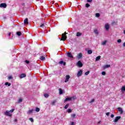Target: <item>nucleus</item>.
Wrapping results in <instances>:
<instances>
[{
    "label": "nucleus",
    "mask_w": 125,
    "mask_h": 125,
    "mask_svg": "<svg viewBox=\"0 0 125 125\" xmlns=\"http://www.w3.org/2000/svg\"><path fill=\"white\" fill-rule=\"evenodd\" d=\"M123 46L125 47V42L124 43H123Z\"/></svg>",
    "instance_id": "obj_50"
},
{
    "label": "nucleus",
    "mask_w": 125,
    "mask_h": 125,
    "mask_svg": "<svg viewBox=\"0 0 125 125\" xmlns=\"http://www.w3.org/2000/svg\"><path fill=\"white\" fill-rule=\"evenodd\" d=\"M101 58V56H99L96 58V61H99L100 60V59Z\"/></svg>",
    "instance_id": "obj_19"
},
{
    "label": "nucleus",
    "mask_w": 125,
    "mask_h": 125,
    "mask_svg": "<svg viewBox=\"0 0 125 125\" xmlns=\"http://www.w3.org/2000/svg\"><path fill=\"white\" fill-rule=\"evenodd\" d=\"M87 2H92V0H87Z\"/></svg>",
    "instance_id": "obj_43"
},
{
    "label": "nucleus",
    "mask_w": 125,
    "mask_h": 125,
    "mask_svg": "<svg viewBox=\"0 0 125 125\" xmlns=\"http://www.w3.org/2000/svg\"><path fill=\"white\" fill-rule=\"evenodd\" d=\"M14 121L15 122H17V119H15Z\"/></svg>",
    "instance_id": "obj_52"
},
{
    "label": "nucleus",
    "mask_w": 125,
    "mask_h": 125,
    "mask_svg": "<svg viewBox=\"0 0 125 125\" xmlns=\"http://www.w3.org/2000/svg\"><path fill=\"white\" fill-rule=\"evenodd\" d=\"M104 28L106 31H109V29H110V24H109V23H106L104 25Z\"/></svg>",
    "instance_id": "obj_3"
},
{
    "label": "nucleus",
    "mask_w": 125,
    "mask_h": 125,
    "mask_svg": "<svg viewBox=\"0 0 125 125\" xmlns=\"http://www.w3.org/2000/svg\"><path fill=\"white\" fill-rule=\"evenodd\" d=\"M87 53H88V54H92V50H88L87 51Z\"/></svg>",
    "instance_id": "obj_22"
},
{
    "label": "nucleus",
    "mask_w": 125,
    "mask_h": 125,
    "mask_svg": "<svg viewBox=\"0 0 125 125\" xmlns=\"http://www.w3.org/2000/svg\"><path fill=\"white\" fill-rule=\"evenodd\" d=\"M59 94H60V95L63 94V90H62V89L60 88V89H59Z\"/></svg>",
    "instance_id": "obj_17"
},
{
    "label": "nucleus",
    "mask_w": 125,
    "mask_h": 125,
    "mask_svg": "<svg viewBox=\"0 0 125 125\" xmlns=\"http://www.w3.org/2000/svg\"><path fill=\"white\" fill-rule=\"evenodd\" d=\"M10 35H11V33H9V37H10Z\"/></svg>",
    "instance_id": "obj_51"
},
{
    "label": "nucleus",
    "mask_w": 125,
    "mask_h": 125,
    "mask_svg": "<svg viewBox=\"0 0 125 125\" xmlns=\"http://www.w3.org/2000/svg\"><path fill=\"white\" fill-rule=\"evenodd\" d=\"M111 67V65L110 64H107L104 66V69H107V68H110Z\"/></svg>",
    "instance_id": "obj_18"
},
{
    "label": "nucleus",
    "mask_w": 125,
    "mask_h": 125,
    "mask_svg": "<svg viewBox=\"0 0 125 125\" xmlns=\"http://www.w3.org/2000/svg\"><path fill=\"white\" fill-rule=\"evenodd\" d=\"M20 79H23V78H26V74H21L20 76Z\"/></svg>",
    "instance_id": "obj_12"
},
{
    "label": "nucleus",
    "mask_w": 125,
    "mask_h": 125,
    "mask_svg": "<svg viewBox=\"0 0 125 125\" xmlns=\"http://www.w3.org/2000/svg\"><path fill=\"white\" fill-rule=\"evenodd\" d=\"M93 102H94V99L91 100V101H90L89 103L91 104V103H93Z\"/></svg>",
    "instance_id": "obj_37"
},
{
    "label": "nucleus",
    "mask_w": 125,
    "mask_h": 125,
    "mask_svg": "<svg viewBox=\"0 0 125 125\" xmlns=\"http://www.w3.org/2000/svg\"><path fill=\"white\" fill-rule=\"evenodd\" d=\"M117 42H118V43L122 42V40H121V39L118 40Z\"/></svg>",
    "instance_id": "obj_38"
},
{
    "label": "nucleus",
    "mask_w": 125,
    "mask_h": 125,
    "mask_svg": "<svg viewBox=\"0 0 125 125\" xmlns=\"http://www.w3.org/2000/svg\"><path fill=\"white\" fill-rule=\"evenodd\" d=\"M44 97H45V98H47L49 96V95L48 94H47V93H46V94H44Z\"/></svg>",
    "instance_id": "obj_27"
},
{
    "label": "nucleus",
    "mask_w": 125,
    "mask_h": 125,
    "mask_svg": "<svg viewBox=\"0 0 125 125\" xmlns=\"http://www.w3.org/2000/svg\"><path fill=\"white\" fill-rule=\"evenodd\" d=\"M5 85H8V86H10V85H11V83H8V82H6L5 83Z\"/></svg>",
    "instance_id": "obj_23"
},
{
    "label": "nucleus",
    "mask_w": 125,
    "mask_h": 125,
    "mask_svg": "<svg viewBox=\"0 0 125 125\" xmlns=\"http://www.w3.org/2000/svg\"><path fill=\"white\" fill-rule=\"evenodd\" d=\"M94 32L96 34V35H98V34H99V32H98V30H97V29H95L94 30Z\"/></svg>",
    "instance_id": "obj_20"
},
{
    "label": "nucleus",
    "mask_w": 125,
    "mask_h": 125,
    "mask_svg": "<svg viewBox=\"0 0 125 125\" xmlns=\"http://www.w3.org/2000/svg\"><path fill=\"white\" fill-rule=\"evenodd\" d=\"M69 107V104H66L64 106V109H68V107Z\"/></svg>",
    "instance_id": "obj_28"
},
{
    "label": "nucleus",
    "mask_w": 125,
    "mask_h": 125,
    "mask_svg": "<svg viewBox=\"0 0 125 125\" xmlns=\"http://www.w3.org/2000/svg\"><path fill=\"white\" fill-rule=\"evenodd\" d=\"M114 114H112V115L110 116V117H111V118H114Z\"/></svg>",
    "instance_id": "obj_49"
},
{
    "label": "nucleus",
    "mask_w": 125,
    "mask_h": 125,
    "mask_svg": "<svg viewBox=\"0 0 125 125\" xmlns=\"http://www.w3.org/2000/svg\"><path fill=\"white\" fill-rule=\"evenodd\" d=\"M106 43H107V41H105L103 42L102 43V45H105V44H106Z\"/></svg>",
    "instance_id": "obj_30"
},
{
    "label": "nucleus",
    "mask_w": 125,
    "mask_h": 125,
    "mask_svg": "<svg viewBox=\"0 0 125 125\" xmlns=\"http://www.w3.org/2000/svg\"><path fill=\"white\" fill-rule=\"evenodd\" d=\"M66 55L69 58H74L73 55H72V54L69 52H67Z\"/></svg>",
    "instance_id": "obj_4"
},
{
    "label": "nucleus",
    "mask_w": 125,
    "mask_h": 125,
    "mask_svg": "<svg viewBox=\"0 0 125 125\" xmlns=\"http://www.w3.org/2000/svg\"><path fill=\"white\" fill-rule=\"evenodd\" d=\"M118 110L119 112H120V114H123V113H124V111H123V108L121 107H118Z\"/></svg>",
    "instance_id": "obj_13"
},
{
    "label": "nucleus",
    "mask_w": 125,
    "mask_h": 125,
    "mask_svg": "<svg viewBox=\"0 0 125 125\" xmlns=\"http://www.w3.org/2000/svg\"><path fill=\"white\" fill-rule=\"evenodd\" d=\"M17 36H20L21 35H22V33L21 32H17Z\"/></svg>",
    "instance_id": "obj_24"
},
{
    "label": "nucleus",
    "mask_w": 125,
    "mask_h": 125,
    "mask_svg": "<svg viewBox=\"0 0 125 125\" xmlns=\"http://www.w3.org/2000/svg\"><path fill=\"white\" fill-rule=\"evenodd\" d=\"M82 75H83V70H80V71H78L77 74V76L78 77V78H79V77H81Z\"/></svg>",
    "instance_id": "obj_6"
},
{
    "label": "nucleus",
    "mask_w": 125,
    "mask_h": 125,
    "mask_svg": "<svg viewBox=\"0 0 125 125\" xmlns=\"http://www.w3.org/2000/svg\"><path fill=\"white\" fill-rule=\"evenodd\" d=\"M22 99H19V103H20L22 102Z\"/></svg>",
    "instance_id": "obj_40"
},
{
    "label": "nucleus",
    "mask_w": 125,
    "mask_h": 125,
    "mask_svg": "<svg viewBox=\"0 0 125 125\" xmlns=\"http://www.w3.org/2000/svg\"><path fill=\"white\" fill-rule=\"evenodd\" d=\"M29 120V121H30V122H31V123H34V119H33V118H30Z\"/></svg>",
    "instance_id": "obj_29"
},
{
    "label": "nucleus",
    "mask_w": 125,
    "mask_h": 125,
    "mask_svg": "<svg viewBox=\"0 0 125 125\" xmlns=\"http://www.w3.org/2000/svg\"><path fill=\"white\" fill-rule=\"evenodd\" d=\"M67 34H68V33H66V32H64V34H62V37L61 39V41H66V40H67V36H66V35H67Z\"/></svg>",
    "instance_id": "obj_2"
},
{
    "label": "nucleus",
    "mask_w": 125,
    "mask_h": 125,
    "mask_svg": "<svg viewBox=\"0 0 125 125\" xmlns=\"http://www.w3.org/2000/svg\"><path fill=\"white\" fill-rule=\"evenodd\" d=\"M59 63V64H61V65H62V64H63V66H65L66 65V62H64V61H60V62Z\"/></svg>",
    "instance_id": "obj_14"
},
{
    "label": "nucleus",
    "mask_w": 125,
    "mask_h": 125,
    "mask_svg": "<svg viewBox=\"0 0 125 125\" xmlns=\"http://www.w3.org/2000/svg\"><path fill=\"white\" fill-rule=\"evenodd\" d=\"M24 23L25 25H28V24H29V22L28 21V18H26L24 20Z\"/></svg>",
    "instance_id": "obj_16"
},
{
    "label": "nucleus",
    "mask_w": 125,
    "mask_h": 125,
    "mask_svg": "<svg viewBox=\"0 0 125 125\" xmlns=\"http://www.w3.org/2000/svg\"><path fill=\"white\" fill-rule=\"evenodd\" d=\"M22 5H23V6H25V4L23 3Z\"/></svg>",
    "instance_id": "obj_53"
},
{
    "label": "nucleus",
    "mask_w": 125,
    "mask_h": 125,
    "mask_svg": "<svg viewBox=\"0 0 125 125\" xmlns=\"http://www.w3.org/2000/svg\"><path fill=\"white\" fill-rule=\"evenodd\" d=\"M36 112H40V108L39 107H37L36 109Z\"/></svg>",
    "instance_id": "obj_33"
},
{
    "label": "nucleus",
    "mask_w": 125,
    "mask_h": 125,
    "mask_svg": "<svg viewBox=\"0 0 125 125\" xmlns=\"http://www.w3.org/2000/svg\"><path fill=\"white\" fill-rule=\"evenodd\" d=\"M67 112H68V113H71V112H72V109H68L67 110Z\"/></svg>",
    "instance_id": "obj_34"
},
{
    "label": "nucleus",
    "mask_w": 125,
    "mask_h": 125,
    "mask_svg": "<svg viewBox=\"0 0 125 125\" xmlns=\"http://www.w3.org/2000/svg\"><path fill=\"white\" fill-rule=\"evenodd\" d=\"M15 109H12L11 110H7L4 112V114L5 116H7V117H11L12 116V113L14 112Z\"/></svg>",
    "instance_id": "obj_1"
},
{
    "label": "nucleus",
    "mask_w": 125,
    "mask_h": 125,
    "mask_svg": "<svg viewBox=\"0 0 125 125\" xmlns=\"http://www.w3.org/2000/svg\"><path fill=\"white\" fill-rule=\"evenodd\" d=\"M97 17H98H98H99V16H97Z\"/></svg>",
    "instance_id": "obj_56"
},
{
    "label": "nucleus",
    "mask_w": 125,
    "mask_h": 125,
    "mask_svg": "<svg viewBox=\"0 0 125 125\" xmlns=\"http://www.w3.org/2000/svg\"><path fill=\"white\" fill-rule=\"evenodd\" d=\"M6 6H7L6 4H5L4 3H2L0 4V7H1V8H6Z\"/></svg>",
    "instance_id": "obj_8"
},
{
    "label": "nucleus",
    "mask_w": 125,
    "mask_h": 125,
    "mask_svg": "<svg viewBox=\"0 0 125 125\" xmlns=\"http://www.w3.org/2000/svg\"><path fill=\"white\" fill-rule=\"evenodd\" d=\"M71 100H72V97H70V98H66L65 99V100H64V103H65V102H67V101H71Z\"/></svg>",
    "instance_id": "obj_11"
},
{
    "label": "nucleus",
    "mask_w": 125,
    "mask_h": 125,
    "mask_svg": "<svg viewBox=\"0 0 125 125\" xmlns=\"http://www.w3.org/2000/svg\"><path fill=\"white\" fill-rule=\"evenodd\" d=\"M102 75H103V76H105V75H106V72L105 71H103L102 72Z\"/></svg>",
    "instance_id": "obj_31"
},
{
    "label": "nucleus",
    "mask_w": 125,
    "mask_h": 125,
    "mask_svg": "<svg viewBox=\"0 0 125 125\" xmlns=\"http://www.w3.org/2000/svg\"><path fill=\"white\" fill-rule=\"evenodd\" d=\"M33 111H34V109H32L31 110H29L27 111V114L28 115H31V114H32V113H33Z\"/></svg>",
    "instance_id": "obj_15"
},
{
    "label": "nucleus",
    "mask_w": 125,
    "mask_h": 125,
    "mask_svg": "<svg viewBox=\"0 0 125 125\" xmlns=\"http://www.w3.org/2000/svg\"><path fill=\"white\" fill-rule=\"evenodd\" d=\"M106 116H109L110 115V112H107L106 113Z\"/></svg>",
    "instance_id": "obj_48"
},
{
    "label": "nucleus",
    "mask_w": 125,
    "mask_h": 125,
    "mask_svg": "<svg viewBox=\"0 0 125 125\" xmlns=\"http://www.w3.org/2000/svg\"><path fill=\"white\" fill-rule=\"evenodd\" d=\"M95 16H100V14H99V13H96V14H95Z\"/></svg>",
    "instance_id": "obj_44"
},
{
    "label": "nucleus",
    "mask_w": 125,
    "mask_h": 125,
    "mask_svg": "<svg viewBox=\"0 0 125 125\" xmlns=\"http://www.w3.org/2000/svg\"><path fill=\"white\" fill-rule=\"evenodd\" d=\"M72 98H73V99H74V100L77 99V98L76 97V96H73V97L72 98Z\"/></svg>",
    "instance_id": "obj_45"
},
{
    "label": "nucleus",
    "mask_w": 125,
    "mask_h": 125,
    "mask_svg": "<svg viewBox=\"0 0 125 125\" xmlns=\"http://www.w3.org/2000/svg\"><path fill=\"white\" fill-rule=\"evenodd\" d=\"M55 103H56V101H54L52 102V105H53V106L54 105V104H55Z\"/></svg>",
    "instance_id": "obj_36"
},
{
    "label": "nucleus",
    "mask_w": 125,
    "mask_h": 125,
    "mask_svg": "<svg viewBox=\"0 0 125 125\" xmlns=\"http://www.w3.org/2000/svg\"><path fill=\"white\" fill-rule=\"evenodd\" d=\"M121 90H122V91H125V85L122 86V87L121 88Z\"/></svg>",
    "instance_id": "obj_26"
},
{
    "label": "nucleus",
    "mask_w": 125,
    "mask_h": 125,
    "mask_svg": "<svg viewBox=\"0 0 125 125\" xmlns=\"http://www.w3.org/2000/svg\"><path fill=\"white\" fill-rule=\"evenodd\" d=\"M12 76H9L8 77V80H12Z\"/></svg>",
    "instance_id": "obj_46"
},
{
    "label": "nucleus",
    "mask_w": 125,
    "mask_h": 125,
    "mask_svg": "<svg viewBox=\"0 0 125 125\" xmlns=\"http://www.w3.org/2000/svg\"><path fill=\"white\" fill-rule=\"evenodd\" d=\"M77 66H78V67H83V64L82 63V62H81L80 61L77 62Z\"/></svg>",
    "instance_id": "obj_9"
},
{
    "label": "nucleus",
    "mask_w": 125,
    "mask_h": 125,
    "mask_svg": "<svg viewBox=\"0 0 125 125\" xmlns=\"http://www.w3.org/2000/svg\"><path fill=\"white\" fill-rule=\"evenodd\" d=\"M89 71H87L85 73V76H87L88 74H89Z\"/></svg>",
    "instance_id": "obj_32"
},
{
    "label": "nucleus",
    "mask_w": 125,
    "mask_h": 125,
    "mask_svg": "<svg viewBox=\"0 0 125 125\" xmlns=\"http://www.w3.org/2000/svg\"><path fill=\"white\" fill-rule=\"evenodd\" d=\"M66 79L64 81V83H68L69 80L70 79V75H66L65 77Z\"/></svg>",
    "instance_id": "obj_10"
},
{
    "label": "nucleus",
    "mask_w": 125,
    "mask_h": 125,
    "mask_svg": "<svg viewBox=\"0 0 125 125\" xmlns=\"http://www.w3.org/2000/svg\"><path fill=\"white\" fill-rule=\"evenodd\" d=\"M122 118V117L121 116H117L116 117H115V120H113V122L114 123H117L118 121H119L120 119H121Z\"/></svg>",
    "instance_id": "obj_5"
},
{
    "label": "nucleus",
    "mask_w": 125,
    "mask_h": 125,
    "mask_svg": "<svg viewBox=\"0 0 125 125\" xmlns=\"http://www.w3.org/2000/svg\"><path fill=\"white\" fill-rule=\"evenodd\" d=\"M40 27H41V28H42L43 27H44V24H41V25H40Z\"/></svg>",
    "instance_id": "obj_42"
},
{
    "label": "nucleus",
    "mask_w": 125,
    "mask_h": 125,
    "mask_svg": "<svg viewBox=\"0 0 125 125\" xmlns=\"http://www.w3.org/2000/svg\"><path fill=\"white\" fill-rule=\"evenodd\" d=\"M71 117H72V118H75V117H76V114H73L71 115Z\"/></svg>",
    "instance_id": "obj_41"
},
{
    "label": "nucleus",
    "mask_w": 125,
    "mask_h": 125,
    "mask_svg": "<svg viewBox=\"0 0 125 125\" xmlns=\"http://www.w3.org/2000/svg\"><path fill=\"white\" fill-rule=\"evenodd\" d=\"M82 57H83V54L82 53H79L78 55L76 56L77 59H81Z\"/></svg>",
    "instance_id": "obj_7"
},
{
    "label": "nucleus",
    "mask_w": 125,
    "mask_h": 125,
    "mask_svg": "<svg viewBox=\"0 0 125 125\" xmlns=\"http://www.w3.org/2000/svg\"><path fill=\"white\" fill-rule=\"evenodd\" d=\"M124 33L125 34V30H124Z\"/></svg>",
    "instance_id": "obj_55"
},
{
    "label": "nucleus",
    "mask_w": 125,
    "mask_h": 125,
    "mask_svg": "<svg viewBox=\"0 0 125 125\" xmlns=\"http://www.w3.org/2000/svg\"><path fill=\"white\" fill-rule=\"evenodd\" d=\"M40 60H41L42 61H43L45 60V58L43 56H41L40 57Z\"/></svg>",
    "instance_id": "obj_25"
},
{
    "label": "nucleus",
    "mask_w": 125,
    "mask_h": 125,
    "mask_svg": "<svg viewBox=\"0 0 125 125\" xmlns=\"http://www.w3.org/2000/svg\"><path fill=\"white\" fill-rule=\"evenodd\" d=\"M25 63H26V64H29V63H30V62L29 61H27V60H25Z\"/></svg>",
    "instance_id": "obj_39"
},
{
    "label": "nucleus",
    "mask_w": 125,
    "mask_h": 125,
    "mask_svg": "<svg viewBox=\"0 0 125 125\" xmlns=\"http://www.w3.org/2000/svg\"><path fill=\"white\" fill-rule=\"evenodd\" d=\"M6 19V17H3L2 20H5Z\"/></svg>",
    "instance_id": "obj_47"
},
{
    "label": "nucleus",
    "mask_w": 125,
    "mask_h": 125,
    "mask_svg": "<svg viewBox=\"0 0 125 125\" xmlns=\"http://www.w3.org/2000/svg\"><path fill=\"white\" fill-rule=\"evenodd\" d=\"M86 7H89L90 6V5L88 3H86L85 5Z\"/></svg>",
    "instance_id": "obj_35"
},
{
    "label": "nucleus",
    "mask_w": 125,
    "mask_h": 125,
    "mask_svg": "<svg viewBox=\"0 0 125 125\" xmlns=\"http://www.w3.org/2000/svg\"><path fill=\"white\" fill-rule=\"evenodd\" d=\"M76 36H77V37H81V36H82V33L77 32Z\"/></svg>",
    "instance_id": "obj_21"
},
{
    "label": "nucleus",
    "mask_w": 125,
    "mask_h": 125,
    "mask_svg": "<svg viewBox=\"0 0 125 125\" xmlns=\"http://www.w3.org/2000/svg\"><path fill=\"white\" fill-rule=\"evenodd\" d=\"M101 123V121H99L98 124H100Z\"/></svg>",
    "instance_id": "obj_54"
}]
</instances>
